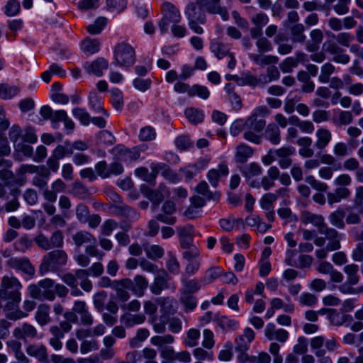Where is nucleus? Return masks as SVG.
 Listing matches in <instances>:
<instances>
[{
  "mask_svg": "<svg viewBox=\"0 0 363 363\" xmlns=\"http://www.w3.org/2000/svg\"><path fill=\"white\" fill-rule=\"evenodd\" d=\"M210 49L218 60L226 57L230 52L228 45L224 44L218 39L211 40Z\"/></svg>",
  "mask_w": 363,
  "mask_h": 363,
  "instance_id": "nucleus-30",
  "label": "nucleus"
},
{
  "mask_svg": "<svg viewBox=\"0 0 363 363\" xmlns=\"http://www.w3.org/2000/svg\"><path fill=\"white\" fill-rule=\"evenodd\" d=\"M27 354L33 357L40 363H48V354L47 348L43 345L33 344L26 347Z\"/></svg>",
  "mask_w": 363,
  "mask_h": 363,
  "instance_id": "nucleus-21",
  "label": "nucleus"
},
{
  "mask_svg": "<svg viewBox=\"0 0 363 363\" xmlns=\"http://www.w3.org/2000/svg\"><path fill=\"white\" fill-rule=\"evenodd\" d=\"M184 14L188 21L189 27L196 34H202L203 29L199 24L206 21L205 10L202 2L195 0L189 2L184 9Z\"/></svg>",
  "mask_w": 363,
  "mask_h": 363,
  "instance_id": "nucleus-4",
  "label": "nucleus"
},
{
  "mask_svg": "<svg viewBox=\"0 0 363 363\" xmlns=\"http://www.w3.org/2000/svg\"><path fill=\"white\" fill-rule=\"evenodd\" d=\"M74 245L79 247L86 244H96V239L89 232L81 230L72 235Z\"/></svg>",
  "mask_w": 363,
  "mask_h": 363,
  "instance_id": "nucleus-29",
  "label": "nucleus"
},
{
  "mask_svg": "<svg viewBox=\"0 0 363 363\" xmlns=\"http://www.w3.org/2000/svg\"><path fill=\"white\" fill-rule=\"evenodd\" d=\"M196 191L206 196V198L208 200L211 199H217L219 196L218 194H213L211 191L208 189V185L205 181L201 182L196 187Z\"/></svg>",
  "mask_w": 363,
  "mask_h": 363,
  "instance_id": "nucleus-57",
  "label": "nucleus"
},
{
  "mask_svg": "<svg viewBox=\"0 0 363 363\" xmlns=\"http://www.w3.org/2000/svg\"><path fill=\"white\" fill-rule=\"evenodd\" d=\"M298 302L302 306L311 307L317 303L318 298L313 294L305 292L299 296Z\"/></svg>",
  "mask_w": 363,
  "mask_h": 363,
  "instance_id": "nucleus-58",
  "label": "nucleus"
},
{
  "mask_svg": "<svg viewBox=\"0 0 363 363\" xmlns=\"http://www.w3.org/2000/svg\"><path fill=\"white\" fill-rule=\"evenodd\" d=\"M320 234L325 235V239L328 240L327 244V249L328 250H337L341 247L340 245V236L339 233L333 228H329L328 225L323 226V228L319 232Z\"/></svg>",
  "mask_w": 363,
  "mask_h": 363,
  "instance_id": "nucleus-17",
  "label": "nucleus"
},
{
  "mask_svg": "<svg viewBox=\"0 0 363 363\" xmlns=\"http://www.w3.org/2000/svg\"><path fill=\"white\" fill-rule=\"evenodd\" d=\"M174 337L170 334L163 335H155L151 337L150 342L152 345L157 347L159 350L169 346L174 342Z\"/></svg>",
  "mask_w": 363,
  "mask_h": 363,
  "instance_id": "nucleus-39",
  "label": "nucleus"
},
{
  "mask_svg": "<svg viewBox=\"0 0 363 363\" xmlns=\"http://www.w3.org/2000/svg\"><path fill=\"white\" fill-rule=\"evenodd\" d=\"M278 196L274 193H267L259 200V205L264 211L272 210L273 203L277 199Z\"/></svg>",
  "mask_w": 363,
  "mask_h": 363,
  "instance_id": "nucleus-52",
  "label": "nucleus"
},
{
  "mask_svg": "<svg viewBox=\"0 0 363 363\" xmlns=\"http://www.w3.org/2000/svg\"><path fill=\"white\" fill-rule=\"evenodd\" d=\"M255 333L249 327L244 329L243 333L238 335L235 340V350L238 353V360L242 359V354H247L250 343L255 340Z\"/></svg>",
  "mask_w": 363,
  "mask_h": 363,
  "instance_id": "nucleus-10",
  "label": "nucleus"
},
{
  "mask_svg": "<svg viewBox=\"0 0 363 363\" xmlns=\"http://www.w3.org/2000/svg\"><path fill=\"white\" fill-rule=\"evenodd\" d=\"M31 298L38 300L53 301L55 299L54 293V281L51 279H44L37 284H32L28 288Z\"/></svg>",
  "mask_w": 363,
  "mask_h": 363,
  "instance_id": "nucleus-6",
  "label": "nucleus"
},
{
  "mask_svg": "<svg viewBox=\"0 0 363 363\" xmlns=\"http://www.w3.org/2000/svg\"><path fill=\"white\" fill-rule=\"evenodd\" d=\"M89 210L86 206L79 203L76 207V216L80 223H86L89 220Z\"/></svg>",
  "mask_w": 363,
  "mask_h": 363,
  "instance_id": "nucleus-63",
  "label": "nucleus"
},
{
  "mask_svg": "<svg viewBox=\"0 0 363 363\" xmlns=\"http://www.w3.org/2000/svg\"><path fill=\"white\" fill-rule=\"evenodd\" d=\"M6 266L30 277L35 274V267L26 257H11L6 262Z\"/></svg>",
  "mask_w": 363,
  "mask_h": 363,
  "instance_id": "nucleus-11",
  "label": "nucleus"
},
{
  "mask_svg": "<svg viewBox=\"0 0 363 363\" xmlns=\"http://www.w3.org/2000/svg\"><path fill=\"white\" fill-rule=\"evenodd\" d=\"M111 104L115 109L121 111L123 107V96L122 92L118 89L111 91Z\"/></svg>",
  "mask_w": 363,
  "mask_h": 363,
  "instance_id": "nucleus-55",
  "label": "nucleus"
},
{
  "mask_svg": "<svg viewBox=\"0 0 363 363\" xmlns=\"http://www.w3.org/2000/svg\"><path fill=\"white\" fill-rule=\"evenodd\" d=\"M300 220L305 225L312 224L318 228V232L323 228V226L327 225L322 215L315 214L309 211H303L301 215Z\"/></svg>",
  "mask_w": 363,
  "mask_h": 363,
  "instance_id": "nucleus-22",
  "label": "nucleus"
},
{
  "mask_svg": "<svg viewBox=\"0 0 363 363\" xmlns=\"http://www.w3.org/2000/svg\"><path fill=\"white\" fill-rule=\"evenodd\" d=\"M245 124L244 138L253 143L259 144L260 143L259 133L264 130L266 125L265 120L257 117L256 115H250L245 121Z\"/></svg>",
  "mask_w": 363,
  "mask_h": 363,
  "instance_id": "nucleus-9",
  "label": "nucleus"
},
{
  "mask_svg": "<svg viewBox=\"0 0 363 363\" xmlns=\"http://www.w3.org/2000/svg\"><path fill=\"white\" fill-rule=\"evenodd\" d=\"M96 174L102 179H106L112 175L117 176L123 172L122 164L118 161L111 162L109 165L106 161H100L95 164Z\"/></svg>",
  "mask_w": 363,
  "mask_h": 363,
  "instance_id": "nucleus-12",
  "label": "nucleus"
},
{
  "mask_svg": "<svg viewBox=\"0 0 363 363\" xmlns=\"http://www.w3.org/2000/svg\"><path fill=\"white\" fill-rule=\"evenodd\" d=\"M22 287L21 283L15 277L4 276L1 278L0 301L6 302L4 311L6 316L11 320H17L27 317V314L19 308Z\"/></svg>",
  "mask_w": 363,
  "mask_h": 363,
  "instance_id": "nucleus-1",
  "label": "nucleus"
},
{
  "mask_svg": "<svg viewBox=\"0 0 363 363\" xmlns=\"http://www.w3.org/2000/svg\"><path fill=\"white\" fill-rule=\"evenodd\" d=\"M264 137L272 145H279L281 142V131L275 123H269L264 131Z\"/></svg>",
  "mask_w": 363,
  "mask_h": 363,
  "instance_id": "nucleus-32",
  "label": "nucleus"
},
{
  "mask_svg": "<svg viewBox=\"0 0 363 363\" xmlns=\"http://www.w3.org/2000/svg\"><path fill=\"white\" fill-rule=\"evenodd\" d=\"M353 116L350 111H340L337 115L333 118L335 125H346L352 122Z\"/></svg>",
  "mask_w": 363,
  "mask_h": 363,
  "instance_id": "nucleus-48",
  "label": "nucleus"
},
{
  "mask_svg": "<svg viewBox=\"0 0 363 363\" xmlns=\"http://www.w3.org/2000/svg\"><path fill=\"white\" fill-rule=\"evenodd\" d=\"M86 73L100 77L104 74V71L108 67V62L104 57H98L91 62H86L83 65Z\"/></svg>",
  "mask_w": 363,
  "mask_h": 363,
  "instance_id": "nucleus-14",
  "label": "nucleus"
},
{
  "mask_svg": "<svg viewBox=\"0 0 363 363\" xmlns=\"http://www.w3.org/2000/svg\"><path fill=\"white\" fill-rule=\"evenodd\" d=\"M142 194L147 198L154 206H158L169 194L166 186L163 184L159 185L157 189H152L146 186H142L140 188Z\"/></svg>",
  "mask_w": 363,
  "mask_h": 363,
  "instance_id": "nucleus-13",
  "label": "nucleus"
},
{
  "mask_svg": "<svg viewBox=\"0 0 363 363\" xmlns=\"http://www.w3.org/2000/svg\"><path fill=\"white\" fill-rule=\"evenodd\" d=\"M68 260L67 253L62 250H55L47 253L43 258L39 273L44 275L49 271H55L65 266Z\"/></svg>",
  "mask_w": 363,
  "mask_h": 363,
  "instance_id": "nucleus-5",
  "label": "nucleus"
},
{
  "mask_svg": "<svg viewBox=\"0 0 363 363\" xmlns=\"http://www.w3.org/2000/svg\"><path fill=\"white\" fill-rule=\"evenodd\" d=\"M249 57L256 65L259 66L276 65L279 60L276 55H265L262 53L250 54Z\"/></svg>",
  "mask_w": 363,
  "mask_h": 363,
  "instance_id": "nucleus-33",
  "label": "nucleus"
},
{
  "mask_svg": "<svg viewBox=\"0 0 363 363\" xmlns=\"http://www.w3.org/2000/svg\"><path fill=\"white\" fill-rule=\"evenodd\" d=\"M345 211L342 208H337L335 211L330 213L328 220L333 226L338 229H343L345 226Z\"/></svg>",
  "mask_w": 363,
  "mask_h": 363,
  "instance_id": "nucleus-35",
  "label": "nucleus"
},
{
  "mask_svg": "<svg viewBox=\"0 0 363 363\" xmlns=\"http://www.w3.org/2000/svg\"><path fill=\"white\" fill-rule=\"evenodd\" d=\"M72 114L76 118L79 119L84 125H89L91 121L89 113L84 108H75L72 110Z\"/></svg>",
  "mask_w": 363,
  "mask_h": 363,
  "instance_id": "nucleus-61",
  "label": "nucleus"
},
{
  "mask_svg": "<svg viewBox=\"0 0 363 363\" xmlns=\"http://www.w3.org/2000/svg\"><path fill=\"white\" fill-rule=\"evenodd\" d=\"M182 249V256L184 260L201 258L199 249L194 245H188L181 247Z\"/></svg>",
  "mask_w": 363,
  "mask_h": 363,
  "instance_id": "nucleus-44",
  "label": "nucleus"
},
{
  "mask_svg": "<svg viewBox=\"0 0 363 363\" xmlns=\"http://www.w3.org/2000/svg\"><path fill=\"white\" fill-rule=\"evenodd\" d=\"M202 2L204 10L210 14H218L223 21L229 18L228 10L220 4V0H199Z\"/></svg>",
  "mask_w": 363,
  "mask_h": 363,
  "instance_id": "nucleus-15",
  "label": "nucleus"
},
{
  "mask_svg": "<svg viewBox=\"0 0 363 363\" xmlns=\"http://www.w3.org/2000/svg\"><path fill=\"white\" fill-rule=\"evenodd\" d=\"M222 275V270L218 267H212L205 272L203 277L200 279L202 285H207L213 282L218 277Z\"/></svg>",
  "mask_w": 363,
  "mask_h": 363,
  "instance_id": "nucleus-40",
  "label": "nucleus"
},
{
  "mask_svg": "<svg viewBox=\"0 0 363 363\" xmlns=\"http://www.w3.org/2000/svg\"><path fill=\"white\" fill-rule=\"evenodd\" d=\"M214 321L217 323L218 325L223 330H235L238 324L235 320L218 314L214 315Z\"/></svg>",
  "mask_w": 363,
  "mask_h": 363,
  "instance_id": "nucleus-41",
  "label": "nucleus"
},
{
  "mask_svg": "<svg viewBox=\"0 0 363 363\" xmlns=\"http://www.w3.org/2000/svg\"><path fill=\"white\" fill-rule=\"evenodd\" d=\"M250 21L254 26L262 28L268 23L269 17L266 13L259 12L252 15L250 18Z\"/></svg>",
  "mask_w": 363,
  "mask_h": 363,
  "instance_id": "nucleus-64",
  "label": "nucleus"
},
{
  "mask_svg": "<svg viewBox=\"0 0 363 363\" xmlns=\"http://www.w3.org/2000/svg\"><path fill=\"white\" fill-rule=\"evenodd\" d=\"M82 49L84 52L96 53L100 49V42L97 39L86 38L82 43Z\"/></svg>",
  "mask_w": 363,
  "mask_h": 363,
  "instance_id": "nucleus-49",
  "label": "nucleus"
},
{
  "mask_svg": "<svg viewBox=\"0 0 363 363\" xmlns=\"http://www.w3.org/2000/svg\"><path fill=\"white\" fill-rule=\"evenodd\" d=\"M333 37L337 43L325 42L323 44V48L328 53L333 56L332 60L334 62L346 65L350 62V57L340 45L349 48L354 38L348 32H340Z\"/></svg>",
  "mask_w": 363,
  "mask_h": 363,
  "instance_id": "nucleus-2",
  "label": "nucleus"
},
{
  "mask_svg": "<svg viewBox=\"0 0 363 363\" xmlns=\"http://www.w3.org/2000/svg\"><path fill=\"white\" fill-rule=\"evenodd\" d=\"M145 316L143 313L132 314L126 312L121 316V322L127 328L144 323Z\"/></svg>",
  "mask_w": 363,
  "mask_h": 363,
  "instance_id": "nucleus-31",
  "label": "nucleus"
},
{
  "mask_svg": "<svg viewBox=\"0 0 363 363\" xmlns=\"http://www.w3.org/2000/svg\"><path fill=\"white\" fill-rule=\"evenodd\" d=\"M19 88L16 86H10L7 84H0V98L9 100L19 93Z\"/></svg>",
  "mask_w": 363,
  "mask_h": 363,
  "instance_id": "nucleus-43",
  "label": "nucleus"
},
{
  "mask_svg": "<svg viewBox=\"0 0 363 363\" xmlns=\"http://www.w3.org/2000/svg\"><path fill=\"white\" fill-rule=\"evenodd\" d=\"M107 298V293L106 291H99L94 295V306L97 311L101 313L104 310V301Z\"/></svg>",
  "mask_w": 363,
  "mask_h": 363,
  "instance_id": "nucleus-60",
  "label": "nucleus"
},
{
  "mask_svg": "<svg viewBox=\"0 0 363 363\" xmlns=\"http://www.w3.org/2000/svg\"><path fill=\"white\" fill-rule=\"evenodd\" d=\"M176 229L181 247L194 244V229L193 225L186 224L183 226H177Z\"/></svg>",
  "mask_w": 363,
  "mask_h": 363,
  "instance_id": "nucleus-20",
  "label": "nucleus"
},
{
  "mask_svg": "<svg viewBox=\"0 0 363 363\" xmlns=\"http://www.w3.org/2000/svg\"><path fill=\"white\" fill-rule=\"evenodd\" d=\"M50 312V307L48 304L41 303L38 306L35 319L40 326H44L51 322Z\"/></svg>",
  "mask_w": 363,
  "mask_h": 363,
  "instance_id": "nucleus-27",
  "label": "nucleus"
},
{
  "mask_svg": "<svg viewBox=\"0 0 363 363\" xmlns=\"http://www.w3.org/2000/svg\"><path fill=\"white\" fill-rule=\"evenodd\" d=\"M145 250L147 257L152 259H160L163 257L164 253V249L157 245H152L148 247H145Z\"/></svg>",
  "mask_w": 363,
  "mask_h": 363,
  "instance_id": "nucleus-56",
  "label": "nucleus"
},
{
  "mask_svg": "<svg viewBox=\"0 0 363 363\" xmlns=\"http://www.w3.org/2000/svg\"><path fill=\"white\" fill-rule=\"evenodd\" d=\"M228 174V168L227 165L221 164L216 169H211L207 174V178L211 186L216 187L218 184L219 179L222 177H225Z\"/></svg>",
  "mask_w": 363,
  "mask_h": 363,
  "instance_id": "nucleus-26",
  "label": "nucleus"
},
{
  "mask_svg": "<svg viewBox=\"0 0 363 363\" xmlns=\"http://www.w3.org/2000/svg\"><path fill=\"white\" fill-rule=\"evenodd\" d=\"M169 277L164 271H159L152 285L150 290L155 295L160 294L164 289L168 287L167 282Z\"/></svg>",
  "mask_w": 363,
  "mask_h": 363,
  "instance_id": "nucleus-24",
  "label": "nucleus"
},
{
  "mask_svg": "<svg viewBox=\"0 0 363 363\" xmlns=\"http://www.w3.org/2000/svg\"><path fill=\"white\" fill-rule=\"evenodd\" d=\"M89 105L91 108L96 113H103L108 116V113L103 108L101 99L99 95L94 90L89 93Z\"/></svg>",
  "mask_w": 363,
  "mask_h": 363,
  "instance_id": "nucleus-37",
  "label": "nucleus"
},
{
  "mask_svg": "<svg viewBox=\"0 0 363 363\" xmlns=\"http://www.w3.org/2000/svg\"><path fill=\"white\" fill-rule=\"evenodd\" d=\"M335 66L330 62H326L320 67V73L318 80L322 83H327L330 80V76L335 72Z\"/></svg>",
  "mask_w": 363,
  "mask_h": 363,
  "instance_id": "nucleus-53",
  "label": "nucleus"
},
{
  "mask_svg": "<svg viewBox=\"0 0 363 363\" xmlns=\"http://www.w3.org/2000/svg\"><path fill=\"white\" fill-rule=\"evenodd\" d=\"M186 261L187 262V264L185 267V273L189 277L193 276L199 270L201 264V259L197 258Z\"/></svg>",
  "mask_w": 363,
  "mask_h": 363,
  "instance_id": "nucleus-59",
  "label": "nucleus"
},
{
  "mask_svg": "<svg viewBox=\"0 0 363 363\" xmlns=\"http://www.w3.org/2000/svg\"><path fill=\"white\" fill-rule=\"evenodd\" d=\"M185 116L193 124L201 123L204 119L203 111L192 107L186 109Z\"/></svg>",
  "mask_w": 363,
  "mask_h": 363,
  "instance_id": "nucleus-46",
  "label": "nucleus"
},
{
  "mask_svg": "<svg viewBox=\"0 0 363 363\" xmlns=\"http://www.w3.org/2000/svg\"><path fill=\"white\" fill-rule=\"evenodd\" d=\"M277 160L281 169H287L292 164V159L291 157L294 155L295 149L290 146H284L278 149H275Z\"/></svg>",
  "mask_w": 363,
  "mask_h": 363,
  "instance_id": "nucleus-16",
  "label": "nucleus"
},
{
  "mask_svg": "<svg viewBox=\"0 0 363 363\" xmlns=\"http://www.w3.org/2000/svg\"><path fill=\"white\" fill-rule=\"evenodd\" d=\"M113 59L116 65L130 68L135 62V50L130 45L126 43H119L115 46Z\"/></svg>",
  "mask_w": 363,
  "mask_h": 363,
  "instance_id": "nucleus-7",
  "label": "nucleus"
},
{
  "mask_svg": "<svg viewBox=\"0 0 363 363\" xmlns=\"http://www.w3.org/2000/svg\"><path fill=\"white\" fill-rule=\"evenodd\" d=\"M311 40L308 41L306 48L308 52H315L319 48V45L323 40V34L319 29H314L310 33Z\"/></svg>",
  "mask_w": 363,
  "mask_h": 363,
  "instance_id": "nucleus-34",
  "label": "nucleus"
},
{
  "mask_svg": "<svg viewBox=\"0 0 363 363\" xmlns=\"http://www.w3.org/2000/svg\"><path fill=\"white\" fill-rule=\"evenodd\" d=\"M315 146L318 150L325 149L332 139L331 132L325 128H320L315 132Z\"/></svg>",
  "mask_w": 363,
  "mask_h": 363,
  "instance_id": "nucleus-25",
  "label": "nucleus"
},
{
  "mask_svg": "<svg viewBox=\"0 0 363 363\" xmlns=\"http://www.w3.org/2000/svg\"><path fill=\"white\" fill-rule=\"evenodd\" d=\"M179 301L186 312L194 310L197 306L196 297L187 292H182Z\"/></svg>",
  "mask_w": 363,
  "mask_h": 363,
  "instance_id": "nucleus-45",
  "label": "nucleus"
},
{
  "mask_svg": "<svg viewBox=\"0 0 363 363\" xmlns=\"http://www.w3.org/2000/svg\"><path fill=\"white\" fill-rule=\"evenodd\" d=\"M291 33L293 36V41L303 43L306 40L304 35V26L301 23H296L291 27Z\"/></svg>",
  "mask_w": 363,
  "mask_h": 363,
  "instance_id": "nucleus-54",
  "label": "nucleus"
},
{
  "mask_svg": "<svg viewBox=\"0 0 363 363\" xmlns=\"http://www.w3.org/2000/svg\"><path fill=\"white\" fill-rule=\"evenodd\" d=\"M242 359L239 362L240 363H270L271 357L270 355L265 352H261L257 355H250V354H242Z\"/></svg>",
  "mask_w": 363,
  "mask_h": 363,
  "instance_id": "nucleus-38",
  "label": "nucleus"
},
{
  "mask_svg": "<svg viewBox=\"0 0 363 363\" xmlns=\"http://www.w3.org/2000/svg\"><path fill=\"white\" fill-rule=\"evenodd\" d=\"M241 172L245 179H248L260 175L262 172V169L259 164L251 162L248 165L243 167L241 169Z\"/></svg>",
  "mask_w": 363,
  "mask_h": 363,
  "instance_id": "nucleus-42",
  "label": "nucleus"
},
{
  "mask_svg": "<svg viewBox=\"0 0 363 363\" xmlns=\"http://www.w3.org/2000/svg\"><path fill=\"white\" fill-rule=\"evenodd\" d=\"M253 149L245 143H241L236 147L235 161L237 163L244 164L253 155Z\"/></svg>",
  "mask_w": 363,
  "mask_h": 363,
  "instance_id": "nucleus-28",
  "label": "nucleus"
},
{
  "mask_svg": "<svg viewBox=\"0 0 363 363\" xmlns=\"http://www.w3.org/2000/svg\"><path fill=\"white\" fill-rule=\"evenodd\" d=\"M133 281V285L130 288V289L138 297H141L144 294V291L147 289L148 286V282L147 279L141 276L136 275L134 277Z\"/></svg>",
  "mask_w": 363,
  "mask_h": 363,
  "instance_id": "nucleus-36",
  "label": "nucleus"
},
{
  "mask_svg": "<svg viewBox=\"0 0 363 363\" xmlns=\"http://www.w3.org/2000/svg\"><path fill=\"white\" fill-rule=\"evenodd\" d=\"M201 333L198 329L191 328L186 332V337L184 340V344L189 347H194L198 345Z\"/></svg>",
  "mask_w": 363,
  "mask_h": 363,
  "instance_id": "nucleus-47",
  "label": "nucleus"
},
{
  "mask_svg": "<svg viewBox=\"0 0 363 363\" xmlns=\"http://www.w3.org/2000/svg\"><path fill=\"white\" fill-rule=\"evenodd\" d=\"M162 18L158 23L161 34L166 33L170 23L174 24L181 21L182 16L179 10L172 3L165 1L162 4Z\"/></svg>",
  "mask_w": 363,
  "mask_h": 363,
  "instance_id": "nucleus-8",
  "label": "nucleus"
},
{
  "mask_svg": "<svg viewBox=\"0 0 363 363\" xmlns=\"http://www.w3.org/2000/svg\"><path fill=\"white\" fill-rule=\"evenodd\" d=\"M110 210L114 215L124 217L132 220H138L140 217L136 211L128 206L121 203V202L112 205Z\"/></svg>",
  "mask_w": 363,
  "mask_h": 363,
  "instance_id": "nucleus-18",
  "label": "nucleus"
},
{
  "mask_svg": "<svg viewBox=\"0 0 363 363\" xmlns=\"http://www.w3.org/2000/svg\"><path fill=\"white\" fill-rule=\"evenodd\" d=\"M133 285V281L128 278L118 280V283H116L113 289L116 291V296L119 301L125 303L130 298V294L125 289H130Z\"/></svg>",
  "mask_w": 363,
  "mask_h": 363,
  "instance_id": "nucleus-19",
  "label": "nucleus"
},
{
  "mask_svg": "<svg viewBox=\"0 0 363 363\" xmlns=\"http://www.w3.org/2000/svg\"><path fill=\"white\" fill-rule=\"evenodd\" d=\"M107 23V19L105 17H99L94 23L87 26V31L91 35L99 34Z\"/></svg>",
  "mask_w": 363,
  "mask_h": 363,
  "instance_id": "nucleus-51",
  "label": "nucleus"
},
{
  "mask_svg": "<svg viewBox=\"0 0 363 363\" xmlns=\"http://www.w3.org/2000/svg\"><path fill=\"white\" fill-rule=\"evenodd\" d=\"M72 194L79 199H84L88 194V189L82 182H75L72 185Z\"/></svg>",
  "mask_w": 363,
  "mask_h": 363,
  "instance_id": "nucleus-62",
  "label": "nucleus"
},
{
  "mask_svg": "<svg viewBox=\"0 0 363 363\" xmlns=\"http://www.w3.org/2000/svg\"><path fill=\"white\" fill-rule=\"evenodd\" d=\"M310 345L315 355L319 358L318 363H333L332 359L325 355L327 352H333L340 347V344L335 337L326 339L322 335L313 337Z\"/></svg>",
  "mask_w": 363,
  "mask_h": 363,
  "instance_id": "nucleus-3",
  "label": "nucleus"
},
{
  "mask_svg": "<svg viewBox=\"0 0 363 363\" xmlns=\"http://www.w3.org/2000/svg\"><path fill=\"white\" fill-rule=\"evenodd\" d=\"M157 303L160 306V310L165 314L172 313L175 310L174 308V299L169 297H160L156 299Z\"/></svg>",
  "mask_w": 363,
  "mask_h": 363,
  "instance_id": "nucleus-50",
  "label": "nucleus"
},
{
  "mask_svg": "<svg viewBox=\"0 0 363 363\" xmlns=\"http://www.w3.org/2000/svg\"><path fill=\"white\" fill-rule=\"evenodd\" d=\"M36 328L27 323L16 328L13 331V336L17 339L35 338L37 336Z\"/></svg>",
  "mask_w": 363,
  "mask_h": 363,
  "instance_id": "nucleus-23",
  "label": "nucleus"
}]
</instances>
